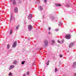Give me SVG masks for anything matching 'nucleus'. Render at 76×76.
I'll use <instances>...</instances> for the list:
<instances>
[{
  "mask_svg": "<svg viewBox=\"0 0 76 76\" xmlns=\"http://www.w3.org/2000/svg\"><path fill=\"white\" fill-rule=\"evenodd\" d=\"M44 45L43 46L44 47H47L48 45V41L47 40H45L44 41Z\"/></svg>",
  "mask_w": 76,
  "mask_h": 76,
  "instance_id": "1",
  "label": "nucleus"
},
{
  "mask_svg": "<svg viewBox=\"0 0 76 76\" xmlns=\"http://www.w3.org/2000/svg\"><path fill=\"white\" fill-rule=\"evenodd\" d=\"M55 6H61V4H55Z\"/></svg>",
  "mask_w": 76,
  "mask_h": 76,
  "instance_id": "13",
  "label": "nucleus"
},
{
  "mask_svg": "<svg viewBox=\"0 0 76 76\" xmlns=\"http://www.w3.org/2000/svg\"><path fill=\"white\" fill-rule=\"evenodd\" d=\"M15 19V18H13V14L12 13L11 16V20H10V21L12 20V19Z\"/></svg>",
  "mask_w": 76,
  "mask_h": 76,
  "instance_id": "11",
  "label": "nucleus"
},
{
  "mask_svg": "<svg viewBox=\"0 0 76 76\" xmlns=\"http://www.w3.org/2000/svg\"><path fill=\"white\" fill-rule=\"evenodd\" d=\"M59 64H61V61H60L59 63Z\"/></svg>",
  "mask_w": 76,
  "mask_h": 76,
  "instance_id": "38",
  "label": "nucleus"
},
{
  "mask_svg": "<svg viewBox=\"0 0 76 76\" xmlns=\"http://www.w3.org/2000/svg\"><path fill=\"white\" fill-rule=\"evenodd\" d=\"M50 29H51V27H48V30H50Z\"/></svg>",
  "mask_w": 76,
  "mask_h": 76,
  "instance_id": "30",
  "label": "nucleus"
},
{
  "mask_svg": "<svg viewBox=\"0 0 76 76\" xmlns=\"http://www.w3.org/2000/svg\"><path fill=\"white\" fill-rule=\"evenodd\" d=\"M17 44V42L16 41H15L14 42L12 45V47L13 48H15V47H16Z\"/></svg>",
  "mask_w": 76,
  "mask_h": 76,
  "instance_id": "4",
  "label": "nucleus"
},
{
  "mask_svg": "<svg viewBox=\"0 0 76 76\" xmlns=\"http://www.w3.org/2000/svg\"><path fill=\"white\" fill-rule=\"evenodd\" d=\"M58 43H60V41L58 40Z\"/></svg>",
  "mask_w": 76,
  "mask_h": 76,
  "instance_id": "34",
  "label": "nucleus"
},
{
  "mask_svg": "<svg viewBox=\"0 0 76 76\" xmlns=\"http://www.w3.org/2000/svg\"><path fill=\"white\" fill-rule=\"evenodd\" d=\"M44 2L45 3H46L47 2V0H44Z\"/></svg>",
  "mask_w": 76,
  "mask_h": 76,
  "instance_id": "32",
  "label": "nucleus"
},
{
  "mask_svg": "<svg viewBox=\"0 0 76 76\" xmlns=\"http://www.w3.org/2000/svg\"><path fill=\"white\" fill-rule=\"evenodd\" d=\"M13 63L14 64H17V61L15 60L14 61Z\"/></svg>",
  "mask_w": 76,
  "mask_h": 76,
  "instance_id": "15",
  "label": "nucleus"
},
{
  "mask_svg": "<svg viewBox=\"0 0 76 76\" xmlns=\"http://www.w3.org/2000/svg\"><path fill=\"white\" fill-rule=\"evenodd\" d=\"M65 38L66 39H69L70 38V34H68L66 36Z\"/></svg>",
  "mask_w": 76,
  "mask_h": 76,
  "instance_id": "6",
  "label": "nucleus"
},
{
  "mask_svg": "<svg viewBox=\"0 0 76 76\" xmlns=\"http://www.w3.org/2000/svg\"><path fill=\"white\" fill-rule=\"evenodd\" d=\"M19 26H20L19 25H18L16 27V29H18V28H19Z\"/></svg>",
  "mask_w": 76,
  "mask_h": 76,
  "instance_id": "18",
  "label": "nucleus"
},
{
  "mask_svg": "<svg viewBox=\"0 0 76 76\" xmlns=\"http://www.w3.org/2000/svg\"><path fill=\"white\" fill-rule=\"evenodd\" d=\"M14 67H15V66L13 65H11L8 68V69L9 70H11L13 69Z\"/></svg>",
  "mask_w": 76,
  "mask_h": 76,
  "instance_id": "3",
  "label": "nucleus"
},
{
  "mask_svg": "<svg viewBox=\"0 0 76 76\" xmlns=\"http://www.w3.org/2000/svg\"><path fill=\"white\" fill-rule=\"evenodd\" d=\"M29 72H28L27 73V75H29Z\"/></svg>",
  "mask_w": 76,
  "mask_h": 76,
  "instance_id": "31",
  "label": "nucleus"
},
{
  "mask_svg": "<svg viewBox=\"0 0 76 76\" xmlns=\"http://www.w3.org/2000/svg\"><path fill=\"white\" fill-rule=\"evenodd\" d=\"M32 28V26L30 25L28 26V29L29 31H31Z\"/></svg>",
  "mask_w": 76,
  "mask_h": 76,
  "instance_id": "10",
  "label": "nucleus"
},
{
  "mask_svg": "<svg viewBox=\"0 0 76 76\" xmlns=\"http://www.w3.org/2000/svg\"><path fill=\"white\" fill-rule=\"evenodd\" d=\"M40 49H41V48H39V50H40Z\"/></svg>",
  "mask_w": 76,
  "mask_h": 76,
  "instance_id": "40",
  "label": "nucleus"
},
{
  "mask_svg": "<svg viewBox=\"0 0 76 76\" xmlns=\"http://www.w3.org/2000/svg\"><path fill=\"white\" fill-rule=\"evenodd\" d=\"M64 42V39H62L61 42V43H63Z\"/></svg>",
  "mask_w": 76,
  "mask_h": 76,
  "instance_id": "26",
  "label": "nucleus"
},
{
  "mask_svg": "<svg viewBox=\"0 0 76 76\" xmlns=\"http://www.w3.org/2000/svg\"><path fill=\"white\" fill-rule=\"evenodd\" d=\"M35 61H34V62L32 64V66H34L35 64Z\"/></svg>",
  "mask_w": 76,
  "mask_h": 76,
  "instance_id": "29",
  "label": "nucleus"
},
{
  "mask_svg": "<svg viewBox=\"0 0 76 76\" xmlns=\"http://www.w3.org/2000/svg\"><path fill=\"white\" fill-rule=\"evenodd\" d=\"M49 63H50V61H48L46 64L48 66L49 65Z\"/></svg>",
  "mask_w": 76,
  "mask_h": 76,
  "instance_id": "22",
  "label": "nucleus"
},
{
  "mask_svg": "<svg viewBox=\"0 0 76 76\" xmlns=\"http://www.w3.org/2000/svg\"><path fill=\"white\" fill-rule=\"evenodd\" d=\"M57 70H58L57 69L55 68V72H57Z\"/></svg>",
  "mask_w": 76,
  "mask_h": 76,
  "instance_id": "27",
  "label": "nucleus"
},
{
  "mask_svg": "<svg viewBox=\"0 0 76 76\" xmlns=\"http://www.w3.org/2000/svg\"><path fill=\"white\" fill-rule=\"evenodd\" d=\"M43 18H44V16L43 15Z\"/></svg>",
  "mask_w": 76,
  "mask_h": 76,
  "instance_id": "39",
  "label": "nucleus"
},
{
  "mask_svg": "<svg viewBox=\"0 0 76 76\" xmlns=\"http://www.w3.org/2000/svg\"><path fill=\"white\" fill-rule=\"evenodd\" d=\"M49 35H50V34H51V32H49Z\"/></svg>",
  "mask_w": 76,
  "mask_h": 76,
  "instance_id": "36",
  "label": "nucleus"
},
{
  "mask_svg": "<svg viewBox=\"0 0 76 76\" xmlns=\"http://www.w3.org/2000/svg\"><path fill=\"white\" fill-rule=\"evenodd\" d=\"M50 18L52 19L53 22H55V19H56V18L54 17L53 16H50Z\"/></svg>",
  "mask_w": 76,
  "mask_h": 76,
  "instance_id": "2",
  "label": "nucleus"
},
{
  "mask_svg": "<svg viewBox=\"0 0 76 76\" xmlns=\"http://www.w3.org/2000/svg\"><path fill=\"white\" fill-rule=\"evenodd\" d=\"M25 63V61H23L21 62V64H24V63Z\"/></svg>",
  "mask_w": 76,
  "mask_h": 76,
  "instance_id": "23",
  "label": "nucleus"
},
{
  "mask_svg": "<svg viewBox=\"0 0 76 76\" xmlns=\"http://www.w3.org/2000/svg\"><path fill=\"white\" fill-rule=\"evenodd\" d=\"M61 22H59L58 24V26H61Z\"/></svg>",
  "mask_w": 76,
  "mask_h": 76,
  "instance_id": "21",
  "label": "nucleus"
},
{
  "mask_svg": "<svg viewBox=\"0 0 76 76\" xmlns=\"http://www.w3.org/2000/svg\"><path fill=\"white\" fill-rule=\"evenodd\" d=\"M60 57H62V55H60Z\"/></svg>",
  "mask_w": 76,
  "mask_h": 76,
  "instance_id": "35",
  "label": "nucleus"
},
{
  "mask_svg": "<svg viewBox=\"0 0 76 76\" xmlns=\"http://www.w3.org/2000/svg\"><path fill=\"white\" fill-rule=\"evenodd\" d=\"M66 7H70V4H67L66 5Z\"/></svg>",
  "mask_w": 76,
  "mask_h": 76,
  "instance_id": "20",
  "label": "nucleus"
},
{
  "mask_svg": "<svg viewBox=\"0 0 76 76\" xmlns=\"http://www.w3.org/2000/svg\"><path fill=\"white\" fill-rule=\"evenodd\" d=\"M12 32H13V30H10V34L11 35L12 34Z\"/></svg>",
  "mask_w": 76,
  "mask_h": 76,
  "instance_id": "16",
  "label": "nucleus"
},
{
  "mask_svg": "<svg viewBox=\"0 0 76 76\" xmlns=\"http://www.w3.org/2000/svg\"><path fill=\"white\" fill-rule=\"evenodd\" d=\"M10 48V45H7V49H9Z\"/></svg>",
  "mask_w": 76,
  "mask_h": 76,
  "instance_id": "25",
  "label": "nucleus"
},
{
  "mask_svg": "<svg viewBox=\"0 0 76 76\" xmlns=\"http://www.w3.org/2000/svg\"><path fill=\"white\" fill-rule=\"evenodd\" d=\"M52 45H53V44H55L56 43V41L54 40H52Z\"/></svg>",
  "mask_w": 76,
  "mask_h": 76,
  "instance_id": "14",
  "label": "nucleus"
},
{
  "mask_svg": "<svg viewBox=\"0 0 76 76\" xmlns=\"http://www.w3.org/2000/svg\"><path fill=\"white\" fill-rule=\"evenodd\" d=\"M72 67L74 68H76V62H74L72 65Z\"/></svg>",
  "mask_w": 76,
  "mask_h": 76,
  "instance_id": "7",
  "label": "nucleus"
},
{
  "mask_svg": "<svg viewBox=\"0 0 76 76\" xmlns=\"http://www.w3.org/2000/svg\"><path fill=\"white\" fill-rule=\"evenodd\" d=\"M15 3H16V1H14L12 2V4L14 5H15Z\"/></svg>",
  "mask_w": 76,
  "mask_h": 76,
  "instance_id": "17",
  "label": "nucleus"
},
{
  "mask_svg": "<svg viewBox=\"0 0 76 76\" xmlns=\"http://www.w3.org/2000/svg\"><path fill=\"white\" fill-rule=\"evenodd\" d=\"M39 10H42V7L41 6L39 7Z\"/></svg>",
  "mask_w": 76,
  "mask_h": 76,
  "instance_id": "12",
  "label": "nucleus"
},
{
  "mask_svg": "<svg viewBox=\"0 0 76 76\" xmlns=\"http://www.w3.org/2000/svg\"><path fill=\"white\" fill-rule=\"evenodd\" d=\"M14 12L15 13H17L18 12V8L17 7H15L14 8Z\"/></svg>",
  "mask_w": 76,
  "mask_h": 76,
  "instance_id": "9",
  "label": "nucleus"
},
{
  "mask_svg": "<svg viewBox=\"0 0 76 76\" xmlns=\"http://www.w3.org/2000/svg\"><path fill=\"white\" fill-rule=\"evenodd\" d=\"M73 45H74V43L72 42L69 45V48H71V47H72Z\"/></svg>",
  "mask_w": 76,
  "mask_h": 76,
  "instance_id": "5",
  "label": "nucleus"
},
{
  "mask_svg": "<svg viewBox=\"0 0 76 76\" xmlns=\"http://www.w3.org/2000/svg\"><path fill=\"white\" fill-rule=\"evenodd\" d=\"M35 3H36V4H39V1H36L35 2Z\"/></svg>",
  "mask_w": 76,
  "mask_h": 76,
  "instance_id": "19",
  "label": "nucleus"
},
{
  "mask_svg": "<svg viewBox=\"0 0 76 76\" xmlns=\"http://www.w3.org/2000/svg\"><path fill=\"white\" fill-rule=\"evenodd\" d=\"M42 76H44V75H43Z\"/></svg>",
  "mask_w": 76,
  "mask_h": 76,
  "instance_id": "41",
  "label": "nucleus"
},
{
  "mask_svg": "<svg viewBox=\"0 0 76 76\" xmlns=\"http://www.w3.org/2000/svg\"><path fill=\"white\" fill-rule=\"evenodd\" d=\"M12 74L10 72L9 73V76H12Z\"/></svg>",
  "mask_w": 76,
  "mask_h": 76,
  "instance_id": "24",
  "label": "nucleus"
},
{
  "mask_svg": "<svg viewBox=\"0 0 76 76\" xmlns=\"http://www.w3.org/2000/svg\"><path fill=\"white\" fill-rule=\"evenodd\" d=\"M55 31H57V32L58 31V28H56L55 29Z\"/></svg>",
  "mask_w": 76,
  "mask_h": 76,
  "instance_id": "28",
  "label": "nucleus"
},
{
  "mask_svg": "<svg viewBox=\"0 0 76 76\" xmlns=\"http://www.w3.org/2000/svg\"><path fill=\"white\" fill-rule=\"evenodd\" d=\"M32 18V14H30L28 17V18L31 19Z\"/></svg>",
  "mask_w": 76,
  "mask_h": 76,
  "instance_id": "8",
  "label": "nucleus"
},
{
  "mask_svg": "<svg viewBox=\"0 0 76 76\" xmlns=\"http://www.w3.org/2000/svg\"><path fill=\"white\" fill-rule=\"evenodd\" d=\"M74 76H76V73H75L74 74Z\"/></svg>",
  "mask_w": 76,
  "mask_h": 76,
  "instance_id": "33",
  "label": "nucleus"
},
{
  "mask_svg": "<svg viewBox=\"0 0 76 76\" xmlns=\"http://www.w3.org/2000/svg\"><path fill=\"white\" fill-rule=\"evenodd\" d=\"M23 76H26V75L25 74H24Z\"/></svg>",
  "mask_w": 76,
  "mask_h": 76,
  "instance_id": "37",
  "label": "nucleus"
}]
</instances>
